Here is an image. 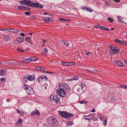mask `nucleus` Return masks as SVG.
I'll return each instance as SVG.
<instances>
[{
    "instance_id": "obj_37",
    "label": "nucleus",
    "mask_w": 127,
    "mask_h": 127,
    "mask_svg": "<svg viewBox=\"0 0 127 127\" xmlns=\"http://www.w3.org/2000/svg\"><path fill=\"white\" fill-rule=\"evenodd\" d=\"M82 85L81 86V88H79V89H78V92H79V89H81V88L83 90V87H84L85 86V85Z\"/></svg>"
},
{
    "instance_id": "obj_48",
    "label": "nucleus",
    "mask_w": 127,
    "mask_h": 127,
    "mask_svg": "<svg viewBox=\"0 0 127 127\" xmlns=\"http://www.w3.org/2000/svg\"><path fill=\"white\" fill-rule=\"evenodd\" d=\"M105 4L106 5H109V3L107 1H105Z\"/></svg>"
},
{
    "instance_id": "obj_47",
    "label": "nucleus",
    "mask_w": 127,
    "mask_h": 127,
    "mask_svg": "<svg viewBox=\"0 0 127 127\" xmlns=\"http://www.w3.org/2000/svg\"><path fill=\"white\" fill-rule=\"evenodd\" d=\"M119 86L122 88H125V87H126V86L125 85H122V86Z\"/></svg>"
},
{
    "instance_id": "obj_34",
    "label": "nucleus",
    "mask_w": 127,
    "mask_h": 127,
    "mask_svg": "<svg viewBox=\"0 0 127 127\" xmlns=\"http://www.w3.org/2000/svg\"><path fill=\"white\" fill-rule=\"evenodd\" d=\"M24 14L27 15H31V13L30 12H25L24 13Z\"/></svg>"
},
{
    "instance_id": "obj_64",
    "label": "nucleus",
    "mask_w": 127,
    "mask_h": 127,
    "mask_svg": "<svg viewBox=\"0 0 127 127\" xmlns=\"http://www.w3.org/2000/svg\"><path fill=\"white\" fill-rule=\"evenodd\" d=\"M41 79L40 78H39V80H38V82H40V80H41Z\"/></svg>"
},
{
    "instance_id": "obj_63",
    "label": "nucleus",
    "mask_w": 127,
    "mask_h": 127,
    "mask_svg": "<svg viewBox=\"0 0 127 127\" xmlns=\"http://www.w3.org/2000/svg\"><path fill=\"white\" fill-rule=\"evenodd\" d=\"M46 41V40H43V44L44 42Z\"/></svg>"
},
{
    "instance_id": "obj_55",
    "label": "nucleus",
    "mask_w": 127,
    "mask_h": 127,
    "mask_svg": "<svg viewBox=\"0 0 127 127\" xmlns=\"http://www.w3.org/2000/svg\"><path fill=\"white\" fill-rule=\"evenodd\" d=\"M17 50L18 51L20 52L21 51V50L20 49V48H18L17 49Z\"/></svg>"
},
{
    "instance_id": "obj_20",
    "label": "nucleus",
    "mask_w": 127,
    "mask_h": 127,
    "mask_svg": "<svg viewBox=\"0 0 127 127\" xmlns=\"http://www.w3.org/2000/svg\"><path fill=\"white\" fill-rule=\"evenodd\" d=\"M3 38L5 41H7L9 40V37L7 35H4L3 36Z\"/></svg>"
},
{
    "instance_id": "obj_2",
    "label": "nucleus",
    "mask_w": 127,
    "mask_h": 127,
    "mask_svg": "<svg viewBox=\"0 0 127 127\" xmlns=\"http://www.w3.org/2000/svg\"><path fill=\"white\" fill-rule=\"evenodd\" d=\"M25 4L28 6L42 8L43 7L41 5L37 2L33 3L29 0H26Z\"/></svg>"
},
{
    "instance_id": "obj_30",
    "label": "nucleus",
    "mask_w": 127,
    "mask_h": 127,
    "mask_svg": "<svg viewBox=\"0 0 127 127\" xmlns=\"http://www.w3.org/2000/svg\"><path fill=\"white\" fill-rule=\"evenodd\" d=\"M40 78L41 79V80H42V79H45V80H47V78L46 76H41L40 77Z\"/></svg>"
},
{
    "instance_id": "obj_6",
    "label": "nucleus",
    "mask_w": 127,
    "mask_h": 127,
    "mask_svg": "<svg viewBox=\"0 0 127 127\" xmlns=\"http://www.w3.org/2000/svg\"><path fill=\"white\" fill-rule=\"evenodd\" d=\"M50 98L53 101H54L55 102L58 104L61 103V102L59 100V99L58 98L57 96L56 95H52L50 96Z\"/></svg>"
},
{
    "instance_id": "obj_12",
    "label": "nucleus",
    "mask_w": 127,
    "mask_h": 127,
    "mask_svg": "<svg viewBox=\"0 0 127 127\" xmlns=\"http://www.w3.org/2000/svg\"><path fill=\"white\" fill-rule=\"evenodd\" d=\"M16 111L18 113L20 114L24 115L27 114V113L23 111V110H19L18 109L16 110Z\"/></svg>"
},
{
    "instance_id": "obj_1",
    "label": "nucleus",
    "mask_w": 127,
    "mask_h": 127,
    "mask_svg": "<svg viewBox=\"0 0 127 127\" xmlns=\"http://www.w3.org/2000/svg\"><path fill=\"white\" fill-rule=\"evenodd\" d=\"M66 88V91L69 92L70 89L69 85L66 83H64L62 85H59V89H57L56 93L57 94L60 96L63 97V96L65 95L66 92L64 90V89Z\"/></svg>"
},
{
    "instance_id": "obj_60",
    "label": "nucleus",
    "mask_w": 127,
    "mask_h": 127,
    "mask_svg": "<svg viewBox=\"0 0 127 127\" xmlns=\"http://www.w3.org/2000/svg\"><path fill=\"white\" fill-rule=\"evenodd\" d=\"M91 53L90 52H89L88 53H86V54L87 55H88L90 54Z\"/></svg>"
},
{
    "instance_id": "obj_3",
    "label": "nucleus",
    "mask_w": 127,
    "mask_h": 127,
    "mask_svg": "<svg viewBox=\"0 0 127 127\" xmlns=\"http://www.w3.org/2000/svg\"><path fill=\"white\" fill-rule=\"evenodd\" d=\"M59 115L61 117L66 118L67 119H69L71 118V117L74 115L70 113H68L64 111H58Z\"/></svg>"
},
{
    "instance_id": "obj_45",
    "label": "nucleus",
    "mask_w": 127,
    "mask_h": 127,
    "mask_svg": "<svg viewBox=\"0 0 127 127\" xmlns=\"http://www.w3.org/2000/svg\"><path fill=\"white\" fill-rule=\"evenodd\" d=\"M25 9L30 10V8L27 6H25Z\"/></svg>"
},
{
    "instance_id": "obj_10",
    "label": "nucleus",
    "mask_w": 127,
    "mask_h": 127,
    "mask_svg": "<svg viewBox=\"0 0 127 127\" xmlns=\"http://www.w3.org/2000/svg\"><path fill=\"white\" fill-rule=\"evenodd\" d=\"M114 64L115 65H116L120 67H123L125 65L124 64L119 60H117L115 61Z\"/></svg>"
},
{
    "instance_id": "obj_19",
    "label": "nucleus",
    "mask_w": 127,
    "mask_h": 127,
    "mask_svg": "<svg viewBox=\"0 0 127 127\" xmlns=\"http://www.w3.org/2000/svg\"><path fill=\"white\" fill-rule=\"evenodd\" d=\"M61 64L65 66L69 65V62H61Z\"/></svg>"
},
{
    "instance_id": "obj_49",
    "label": "nucleus",
    "mask_w": 127,
    "mask_h": 127,
    "mask_svg": "<svg viewBox=\"0 0 127 127\" xmlns=\"http://www.w3.org/2000/svg\"><path fill=\"white\" fill-rule=\"evenodd\" d=\"M84 119L86 120H88L89 122H90V119L89 118H84Z\"/></svg>"
},
{
    "instance_id": "obj_22",
    "label": "nucleus",
    "mask_w": 127,
    "mask_h": 127,
    "mask_svg": "<svg viewBox=\"0 0 127 127\" xmlns=\"http://www.w3.org/2000/svg\"><path fill=\"white\" fill-rule=\"evenodd\" d=\"M24 62H26V63H30L31 61V58H29L27 59H25L23 60Z\"/></svg>"
},
{
    "instance_id": "obj_35",
    "label": "nucleus",
    "mask_w": 127,
    "mask_h": 127,
    "mask_svg": "<svg viewBox=\"0 0 127 127\" xmlns=\"http://www.w3.org/2000/svg\"><path fill=\"white\" fill-rule=\"evenodd\" d=\"M94 116V114L92 113H91L89 115L87 116V117H93Z\"/></svg>"
},
{
    "instance_id": "obj_42",
    "label": "nucleus",
    "mask_w": 127,
    "mask_h": 127,
    "mask_svg": "<svg viewBox=\"0 0 127 127\" xmlns=\"http://www.w3.org/2000/svg\"><path fill=\"white\" fill-rule=\"evenodd\" d=\"M59 20H60L62 21H65V19L64 18H60L59 19Z\"/></svg>"
},
{
    "instance_id": "obj_7",
    "label": "nucleus",
    "mask_w": 127,
    "mask_h": 127,
    "mask_svg": "<svg viewBox=\"0 0 127 127\" xmlns=\"http://www.w3.org/2000/svg\"><path fill=\"white\" fill-rule=\"evenodd\" d=\"M23 86L25 89L29 91V94L30 95H32L34 93V92L33 90L31 87L27 85L26 84H24Z\"/></svg>"
},
{
    "instance_id": "obj_61",
    "label": "nucleus",
    "mask_w": 127,
    "mask_h": 127,
    "mask_svg": "<svg viewBox=\"0 0 127 127\" xmlns=\"http://www.w3.org/2000/svg\"><path fill=\"white\" fill-rule=\"evenodd\" d=\"M100 27H99L98 26H95V27L97 28H100Z\"/></svg>"
},
{
    "instance_id": "obj_51",
    "label": "nucleus",
    "mask_w": 127,
    "mask_h": 127,
    "mask_svg": "<svg viewBox=\"0 0 127 127\" xmlns=\"http://www.w3.org/2000/svg\"><path fill=\"white\" fill-rule=\"evenodd\" d=\"M44 70H45V68H43V67H41V68H40V70H42V71H44Z\"/></svg>"
},
{
    "instance_id": "obj_39",
    "label": "nucleus",
    "mask_w": 127,
    "mask_h": 127,
    "mask_svg": "<svg viewBox=\"0 0 127 127\" xmlns=\"http://www.w3.org/2000/svg\"><path fill=\"white\" fill-rule=\"evenodd\" d=\"M69 65H73L75 64L74 62H69Z\"/></svg>"
},
{
    "instance_id": "obj_46",
    "label": "nucleus",
    "mask_w": 127,
    "mask_h": 127,
    "mask_svg": "<svg viewBox=\"0 0 127 127\" xmlns=\"http://www.w3.org/2000/svg\"><path fill=\"white\" fill-rule=\"evenodd\" d=\"M20 35L24 37L25 36V34L23 33H20Z\"/></svg>"
},
{
    "instance_id": "obj_29",
    "label": "nucleus",
    "mask_w": 127,
    "mask_h": 127,
    "mask_svg": "<svg viewBox=\"0 0 127 127\" xmlns=\"http://www.w3.org/2000/svg\"><path fill=\"white\" fill-rule=\"evenodd\" d=\"M26 0H23L22 1H19V3H21V5L23 4H25V2Z\"/></svg>"
},
{
    "instance_id": "obj_32",
    "label": "nucleus",
    "mask_w": 127,
    "mask_h": 127,
    "mask_svg": "<svg viewBox=\"0 0 127 127\" xmlns=\"http://www.w3.org/2000/svg\"><path fill=\"white\" fill-rule=\"evenodd\" d=\"M121 40H120L118 39H115V42L117 43H120V42Z\"/></svg>"
},
{
    "instance_id": "obj_23",
    "label": "nucleus",
    "mask_w": 127,
    "mask_h": 127,
    "mask_svg": "<svg viewBox=\"0 0 127 127\" xmlns=\"http://www.w3.org/2000/svg\"><path fill=\"white\" fill-rule=\"evenodd\" d=\"M17 9L18 10L25 9V6H18Z\"/></svg>"
},
{
    "instance_id": "obj_8",
    "label": "nucleus",
    "mask_w": 127,
    "mask_h": 127,
    "mask_svg": "<svg viewBox=\"0 0 127 127\" xmlns=\"http://www.w3.org/2000/svg\"><path fill=\"white\" fill-rule=\"evenodd\" d=\"M34 77L35 76L34 75H27V76H25L24 77V79L25 80V82H26L27 80H33Z\"/></svg>"
},
{
    "instance_id": "obj_57",
    "label": "nucleus",
    "mask_w": 127,
    "mask_h": 127,
    "mask_svg": "<svg viewBox=\"0 0 127 127\" xmlns=\"http://www.w3.org/2000/svg\"><path fill=\"white\" fill-rule=\"evenodd\" d=\"M30 49V48L29 47H27L26 48V50L27 51H29Z\"/></svg>"
},
{
    "instance_id": "obj_13",
    "label": "nucleus",
    "mask_w": 127,
    "mask_h": 127,
    "mask_svg": "<svg viewBox=\"0 0 127 127\" xmlns=\"http://www.w3.org/2000/svg\"><path fill=\"white\" fill-rule=\"evenodd\" d=\"M99 118L102 121H103L107 119V117L106 116H99Z\"/></svg>"
},
{
    "instance_id": "obj_15",
    "label": "nucleus",
    "mask_w": 127,
    "mask_h": 127,
    "mask_svg": "<svg viewBox=\"0 0 127 127\" xmlns=\"http://www.w3.org/2000/svg\"><path fill=\"white\" fill-rule=\"evenodd\" d=\"M83 10H85L87 11H88L91 12L93 11V9H90L87 7H83Z\"/></svg>"
},
{
    "instance_id": "obj_62",
    "label": "nucleus",
    "mask_w": 127,
    "mask_h": 127,
    "mask_svg": "<svg viewBox=\"0 0 127 127\" xmlns=\"http://www.w3.org/2000/svg\"><path fill=\"white\" fill-rule=\"evenodd\" d=\"M4 30H5V29L4 28H2L0 29V30L1 31H3Z\"/></svg>"
},
{
    "instance_id": "obj_36",
    "label": "nucleus",
    "mask_w": 127,
    "mask_h": 127,
    "mask_svg": "<svg viewBox=\"0 0 127 127\" xmlns=\"http://www.w3.org/2000/svg\"><path fill=\"white\" fill-rule=\"evenodd\" d=\"M110 99L112 101H114L115 100V99H114V97L113 96H111Z\"/></svg>"
},
{
    "instance_id": "obj_4",
    "label": "nucleus",
    "mask_w": 127,
    "mask_h": 127,
    "mask_svg": "<svg viewBox=\"0 0 127 127\" xmlns=\"http://www.w3.org/2000/svg\"><path fill=\"white\" fill-rule=\"evenodd\" d=\"M57 122V120L53 117H50L47 119V123L50 126L54 125Z\"/></svg>"
},
{
    "instance_id": "obj_31",
    "label": "nucleus",
    "mask_w": 127,
    "mask_h": 127,
    "mask_svg": "<svg viewBox=\"0 0 127 127\" xmlns=\"http://www.w3.org/2000/svg\"><path fill=\"white\" fill-rule=\"evenodd\" d=\"M31 61L32 60L33 61H36L37 60V58L36 57H32V58H31Z\"/></svg>"
},
{
    "instance_id": "obj_52",
    "label": "nucleus",
    "mask_w": 127,
    "mask_h": 127,
    "mask_svg": "<svg viewBox=\"0 0 127 127\" xmlns=\"http://www.w3.org/2000/svg\"><path fill=\"white\" fill-rule=\"evenodd\" d=\"M70 21V20L69 19H65V21L69 22V21Z\"/></svg>"
},
{
    "instance_id": "obj_26",
    "label": "nucleus",
    "mask_w": 127,
    "mask_h": 127,
    "mask_svg": "<svg viewBox=\"0 0 127 127\" xmlns=\"http://www.w3.org/2000/svg\"><path fill=\"white\" fill-rule=\"evenodd\" d=\"M22 121V119L21 118H20L18 122L16 123L17 124V125H19V124H20Z\"/></svg>"
},
{
    "instance_id": "obj_56",
    "label": "nucleus",
    "mask_w": 127,
    "mask_h": 127,
    "mask_svg": "<svg viewBox=\"0 0 127 127\" xmlns=\"http://www.w3.org/2000/svg\"><path fill=\"white\" fill-rule=\"evenodd\" d=\"M95 112V109H93L91 111L92 112Z\"/></svg>"
},
{
    "instance_id": "obj_25",
    "label": "nucleus",
    "mask_w": 127,
    "mask_h": 127,
    "mask_svg": "<svg viewBox=\"0 0 127 127\" xmlns=\"http://www.w3.org/2000/svg\"><path fill=\"white\" fill-rule=\"evenodd\" d=\"M47 19H44V22H47L50 21V18L49 17H47Z\"/></svg>"
},
{
    "instance_id": "obj_41",
    "label": "nucleus",
    "mask_w": 127,
    "mask_h": 127,
    "mask_svg": "<svg viewBox=\"0 0 127 127\" xmlns=\"http://www.w3.org/2000/svg\"><path fill=\"white\" fill-rule=\"evenodd\" d=\"M26 40L27 41H28V42H29V41L30 42L31 41H30V38L29 37H28V38H26Z\"/></svg>"
},
{
    "instance_id": "obj_50",
    "label": "nucleus",
    "mask_w": 127,
    "mask_h": 127,
    "mask_svg": "<svg viewBox=\"0 0 127 127\" xmlns=\"http://www.w3.org/2000/svg\"><path fill=\"white\" fill-rule=\"evenodd\" d=\"M114 1H115L117 2H119L120 1V0H113Z\"/></svg>"
},
{
    "instance_id": "obj_53",
    "label": "nucleus",
    "mask_w": 127,
    "mask_h": 127,
    "mask_svg": "<svg viewBox=\"0 0 127 127\" xmlns=\"http://www.w3.org/2000/svg\"><path fill=\"white\" fill-rule=\"evenodd\" d=\"M41 67H36V69H37L40 70Z\"/></svg>"
},
{
    "instance_id": "obj_28",
    "label": "nucleus",
    "mask_w": 127,
    "mask_h": 127,
    "mask_svg": "<svg viewBox=\"0 0 127 127\" xmlns=\"http://www.w3.org/2000/svg\"><path fill=\"white\" fill-rule=\"evenodd\" d=\"M72 123L69 121H68L67 122L66 124L67 125L70 126H71L72 125Z\"/></svg>"
},
{
    "instance_id": "obj_11",
    "label": "nucleus",
    "mask_w": 127,
    "mask_h": 127,
    "mask_svg": "<svg viewBox=\"0 0 127 127\" xmlns=\"http://www.w3.org/2000/svg\"><path fill=\"white\" fill-rule=\"evenodd\" d=\"M31 116L37 115L39 116L40 115V114L39 111L37 110H35V111L32 112L31 113Z\"/></svg>"
},
{
    "instance_id": "obj_59",
    "label": "nucleus",
    "mask_w": 127,
    "mask_h": 127,
    "mask_svg": "<svg viewBox=\"0 0 127 127\" xmlns=\"http://www.w3.org/2000/svg\"><path fill=\"white\" fill-rule=\"evenodd\" d=\"M44 51L45 52H47V49L46 48H45L44 49Z\"/></svg>"
},
{
    "instance_id": "obj_54",
    "label": "nucleus",
    "mask_w": 127,
    "mask_h": 127,
    "mask_svg": "<svg viewBox=\"0 0 127 127\" xmlns=\"http://www.w3.org/2000/svg\"><path fill=\"white\" fill-rule=\"evenodd\" d=\"M124 63L127 65V60H126L124 61Z\"/></svg>"
},
{
    "instance_id": "obj_27",
    "label": "nucleus",
    "mask_w": 127,
    "mask_h": 127,
    "mask_svg": "<svg viewBox=\"0 0 127 127\" xmlns=\"http://www.w3.org/2000/svg\"><path fill=\"white\" fill-rule=\"evenodd\" d=\"M103 125L104 126H106L107 124V119L106 120H104V121H103Z\"/></svg>"
},
{
    "instance_id": "obj_44",
    "label": "nucleus",
    "mask_w": 127,
    "mask_h": 127,
    "mask_svg": "<svg viewBox=\"0 0 127 127\" xmlns=\"http://www.w3.org/2000/svg\"><path fill=\"white\" fill-rule=\"evenodd\" d=\"M5 80V78H1L0 79V80L2 82H3Z\"/></svg>"
},
{
    "instance_id": "obj_5",
    "label": "nucleus",
    "mask_w": 127,
    "mask_h": 127,
    "mask_svg": "<svg viewBox=\"0 0 127 127\" xmlns=\"http://www.w3.org/2000/svg\"><path fill=\"white\" fill-rule=\"evenodd\" d=\"M110 49L111 50L110 53L112 55L114 54L115 53L118 54L120 52L119 50L113 46L110 45Z\"/></svg>"
},
{
    "instance_id": "obj_24",
    "label": "nucleus",
    "mask_w": 127,
    "mask_h": 127,
    "mask_svg": "<svg viewBox=\"0 0 127 127\" xmlns=\"http://www.w3.org/2000/svg\"><path fill=\"white\" fill-rule=\"evenodd\" d=\"M107 20L109 21L110 22H113L114 20L112 18H110V17H108L107 18Z\"/></svg>"
},
{
    "instance_id": "obj_33",
    "label": "nucleus",
    "mask_w": 127,
    "mask_h": 127,
    "mask_svg": "<svg viewBox=\"0 0 127 127\" xmlns=\"http://www.w3.org/2000/svg\"><path fill=\"white\" fill-rule=\"evenodd\" d=\"M120 44H121V45H124L125 44V45H126V43H125V42H124L123 41H121V40L120 42Z\"/></svg>"
},
{
    "instance_id": "obj_14",
    "label": "nucleus",
    "mask_w": 127,
    "mask_h": 127,
    "mask_svg": "<svg viewBox=\"0 0 127 127\" xmlns=\"http://www.w3.org/2000/svg\"><path fill=\"white\" fill-rule=\"evenodd\" d=\"M6 74V71L5 70L2 69L0 70V75L1 76H3L4 75Z\"/></svg>"
},
{
    "instance_id": "obj_40",
    "label": "nucleus",
    "mask_w": 127,
    "mask_h": 127,
    "mask_svg": "<svg viewBox=\"0 0 127 127\" xmlns=\"http://www.w3.org/2000/svg\"><path fill=\"white\" fill-rule=\"evenodd\" d=\"M86 71H87L88 72H90V73H93V72H95L94 71H91L90 70H86Z\"/></svg>"
},
{
    "instance_id": "obj_43",
    "label": "nucleus",
    "mask_w": 127,
    "mask_h": 127,
    "mask_svg": "<svg viewBox=\"0 0 127 127\" xmlns=\"http://www.w3.org/2000/svg\"><path fill=\"white\" fill-rule=\"evenodd\" d=\"M79 103L81 104H82L84 103H87V102H84L83 100H82L81 101H79Z\"/></svg>"
},
{
    "instance_id": "obj_58",
    "label": "nucleus",
    "mask_w": 127,
    "mask_h": 127,
    "mask_svg": "<svg viewBox=\"0 0 127 127\" xmlns=\"http://www.w3.org/2000/svg\"><path fill=\"white\" fill-rule=\"evenodd\" d=\"M44 15H49L47 13V12H45V13H44Z\"/></svg>"
},
{
    "instance_id": "obj_9",
    "label": "nucleus",
    "mask_w": 127,
    "mask_h": 127,
    "mask_svg": "<svg viewBox=\"0 0 127 127\" xmlns=\"http://www.w3.org/2000/svg\"><path fill=\"white\" fill-rule=\"evenodd\" d=\"M24 40V38L22 37H18L16 39V40L15 41V43L16 44H19L20 43L23 42Z\"/></svg>"
},
{
    "instance_id": "obj_17",
    "label": "nucleus",
    "mask_w": 127,
    "mask_h": 127,
    "mask_svg": "<svg viewBox=\"0 0 127 127\" xmlns=\"http://www.w3.org/2000/svg\"><path fill=\"white\" fill-rule=\"evenodd\" d=\"M10 32H12L13 33L14 32H19V30L15 29H10Z\"/></svg>"
},
{
    "instance_id": "obj_16",
    "label": "nucleus",
    "mask_w": 127,
    "mask_h": 127,
    "mask_svg": "<svg viewBox=\"0 0 127 127\" xmlns=\"http://www.w3.org/2000/svg\"><path fill=\"white\" fill-rule=\"evenodd\" d=\"M78 79V77L77 76H75L71 79H68L67 80L69 81H71L73 80H77Z\"/></svg>"
},
{
    "instance_id": "obj_38",
    "label": "nucleus",
    "mask_w": 127,
    "mask_h": 127,
    "mask_svg": "<svg viewBox=\"0 0 127 127\" xmlns=\"http://www.w3.org/2000/svg\"><path fill=\"white\" fill-rule=\"evenodd\" d=\"M63 42H64V44L66 45L67 46L68 45V43L67 41H63Z\"/></svg>"
},
{
    "instance_id": "obj_18",
    "label": "nucleus",
    "mask_w": 127,
    "mask_h": 127,
    "mask_svg": "<svg viewBox=\"0 0 127 127\" xmlns=\"http://www.w3.org/2000/svg\"><path fill=\"white\" fill-rule=\"evenodd\" d=\"M100 27L102 30L108 31H109L110 30L109 29L106 27H104L103 26H101Z\"/></svg>"
},
{
    "instance_id": "obj_21",
    "label": "nucleus",
    "mask_w": 127,
    "mask_h": 127,
    "mask_svg": "<svg viewBox=\"0 0 127 127\" xmlns=\"http://www.w3.org/2000/svg\"><path fill=\"white\" fill-rule=\"evenodd\" d=\"M117 17L118 18V20L119 22L120 23L121 22H123L124 23V22H123V18H122L121 17L119 16H117Z\"/></svg>"
}]
</instances>
